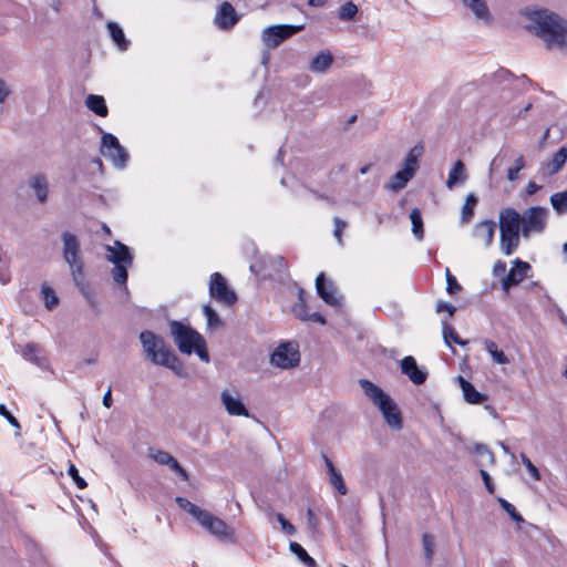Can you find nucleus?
Here are the masks:
<instances>
[{"mask_svg": "<svg viewBox=\"0 0 567 567\" xmlns=\"http://www.w3.org/2000/svg\"><path fill=\"white\" fill-rule=\"evenodd\" d=\"M72 279L75 284V286L79 288L80 292L85 297L87 300L90 307L94 310H96V301L91 292L89 284L85 281V272L84 270H81L80 276L78 277L76 272L71 274Z\"/></svg>", "mask_w": 567, "mask_h": 567, "instance_id": "nucleus-26", "label": "nucleus"}, {"mask_svg": "<svg viewBox=\"0 0 567 567\" xmlns=\"http://www.w3.org/2000/svg\"><path fill=\"white\" fill-rule=\"evenodd\" d=\"M410 219L412 223V233L421 240L424 237L423 220L419 208H413L410 213Z\"/></svg>", "mask_w": 567, "mask_h": 567, "instance_id": "nucleus-34", "label": "nucleus"}, {"mask_svg": "<svg viewBox=\"0 0 567 567\" xmlns=\"http://www.w3.org/2000/svg\"><path fill=\"white\" fill-rule=\"evenodd\" d=\"M357 13V4H354L352 1H348L339 9L338 18L342 21H351L354 20Z\"/></svg>", "mask_w": 567, "mask_h": 567, "instance_id": "nucleus-40", "label": "nucleus"}, {"mask_svg": "<svg viewBox=\"0 0 567 567\" xmlns=\"http://www.w3.org/2000/svg\"><path fill=\"white\" fill-rule=\"evenodd\" d=\"M474 450L481 456L486 455L491 461H494L493 453L484 444H475Z\"/></svg>", "mask_w": 567, "mask_h": 567, "instance_id": "nucleus-57", "label": "nucleus"}, {"mask_svg": "<svg viewBox=\"0 0 567 567\" xmlns=\"http://www.w3.org/2000/svg\"><path fill=\"white\" fill-rule=\"evenodd\" d=\"M333 221H334V233H333L334 237L338 240V243L340 245H342L343 244L342 234H343V230L347 227V221L342 220L339 217H334Z\"/></svg>", "mask_w": 567, "mask_h": 567, "instance_id": "nucleus-51", "label": "nucleus"}, {"mask_svg": "<svg viewBox=\"0 0 567 567\" xmlns=\"http://www.w3.org/2000/svg\"><path fill=\"white\" fill-rule=\"evenodd\" d=\"M31 187L33 188L39 202L44 203L48 198V193H49L47 177L42 174L35 175L31 179Z\"/></svg>", "mask_w": 567, "mask_h": 567, "instance_id": "nucleus-29", "label": "nucleus"}, {"mask_svg": "<svg viewBox=\"0 0 567 567\" xmlns=\"http://www.w3.org/2000/svg\"><path fill=\"white\" fill-rule=\"evenodd\" d=\"M411 169H404L396 172L386 184V188L393 192H399L404 188L410 179L413 178Z\"/></svg>", "mask_w": 567, "mask_h": 567, "instance_id": "nucleus-27", "label": "nucleus"}, {"mask_svg": "<svg viewBox=\"0 0 567 567\" xmlns=\"http://www.w3.org/2000/svg\"><path fill=\"white\" fill-rule=\"evenodd\" d=\"M107 251L111 252L107 256V260L113 262L114 265H127L131 266L133 262V257L128 247L121 241L116 240L114 243V247L106 246Z\"/></svg>", "mask_w": 567, "mask_h": 567, "instance_id": "nucleus-18", "label": "nucleus"}, {"mask_svg": "<svg viewBox=\"0 0 567 567\" xmlns=\"http://www.w3.org/2000/svg\"><path fill=\"white\" fill-rule=\"evenodd\" d=\"M61 239L63 243V259L69 265L71 274L76 272L79 277L81 270H84L80 241L74 234L69 231L62 233Z\"/></svg>", "mask_w": 567, "mask_h": 567, "instance_id": "nucleus-7", "label": "nucleus"}, {"mask_svg": "<svg viewBox=\"0 0 567 567\" xmlns=\"http://www.w3.org/2000/svg\"><path fill=\"white\" fill-rule=\"evenodd\" d=\"M86 107L99 116L107 115V106L105 100L101 95L90 94L85 100Z\"/></svg>", "mask_w": 567, "mask_h": 567, "instance_id": "nucleus-31", "label": "nucleus"}, {"mask_svg": "<svg viewBox=\"0 0 567 567\" xmlns=\"http://www.w3.org/2000/svg\"><path fill=\"white\" fill-rule=\"evenodd\" d=\"M540 185H537L536 183L534 182H529L526 186V193L528 195H534L536 192H538L540 189Z\"/></svg>", "mask_w": 567, "mask_h": 567, "instance_id": "nucleus-64", "label": "nucleus"}, {"mask_svg": "<svg viewBox=\"0 0 567 567\" xmlns=\"http://www.w3.org/2000/svg\"><path fill=\"white\" fill-rule=\"evenodd\" d=\"M316 289L319 297L329 306H337L340 303L339 298L336 296V287L332 281L327 280L323 272L319 274L316 278Z\"/></svg>", "mask_w": 567, "mask_h": 567, "instance_id": "nucleus-14", "label": "nucleus"}, {"mask_svg": "<svg viewBox=\"0 0 567 567\" xmlns=\"http://www.w3.org/2000/svg\"><path fill=\"white\" fill-rule=\"evenodd\" d=\"M525 167V158L523 155H519L515 162L514 166L509 167L507 171V179L509 182H515L518 179L519 172Z\"/></svg>", "mask_w": 567, "mask_h": 567, "instance_id": "nucleus-44", "label": "nucleus"}, {"mask_svg": "<svg viewBox=\"0 0 567 567\" xmlns=\"http://www.w3.org/2000/svg\"><path fill=\"white\" fill-rule=\"evenodd\" d=\"M106 27L112 40L116 43L117 48L121 51L127 50L128 41L124 35L123 29L116 22L113 21L107 22Z\"/></svg>", "mask_w": 567, "mask_h": 567, "instance_id": "nucleus-30", "label": "nucleus"}, {"mask_svg": "<svg viewBox=\"0 0 567 567\" xmlns=\"http://www.w3.org/2000/svg\"><path fill=\"white\" fill-rule=\"evenodd\" d=\"M480 473H481L482 480H483V482L485 484V487H486L487 492L489 494H494L495 486H494V483H493L492 477L489 476V474L486 471H484V470H481Z\"/></svg>", "mask_w": 567, "mask_h": 567, "instance_id": "nucleus-54", "label": "nucleus"}, {"mask_svg": "<svg viewBox=\"0 0 567 567\" xmlns=\"http://www.w3.org/2000/svg\"><path fill=\"white\" fill-rule=\"evenodd\" d=\"M272 365L281 369L295 368L300 362V352L296 342L279 344L270 357Z\"/></svg>", "mask_w": 567, "mask_h": 567, "instance_id": "nucleus-8", "label": "nucleus"}, {"mask_svg": "<svg viewBox=\"0 0 567 567\" xmlns=\"http://www.w3.org/2000/svg\"><path fill=\"white\" fill-rule=\"evenodd\" d=\"M198 524L207 529L212 535L220 539L230 538L233 536V530L228 525L223 519L214 516L207 511L199 518Z\"/></svg>", "mask_w": 567, "mask_h": 567, "instance_id": "nucleus-12", "label": "nucleus"}, {"mask_svg": "<svg viewBox=\"0 0 567 567\" xmlns=\"http://www.w3.org/2000/svg\"><path fill=\"white\" fill-rule=\"evenodd\" d=\"M307 321H313V322H319L320 324H326L324 317L322 315H320L319 312L309 313Z\"/></svg>", "mask_w": 567, "mask_h": 567, "instance_id": "nucleus-61", "label": "nucleus"}, {"mask_svg": "<svg viewBox=\"0 0 567 567\" xmlns=\"http://www.w3.org/2000/svg\"><path fill=\"white\" fill-rule=\"evenodd\" d=\"M462 2L474 13L477 20L487 24L492 23L493 17L485 0H462Z\"/></svg>", "mask_w": 567, "mask_h": 567, "instance_id": "nucleus-19", "label": "nucleus"}, {"mask_svg": "<svg viewBox=\"0 0 567 567\" xmlns=\"http://www.w3.org/2000/svg\"><path fill=\"white\" fill-rule=\"evenodd\" d=\"M101 153L104 157L110 158L116 167L126 166L128 154L113 134L104 133L102 135Z\"/></svg>", "mask_w": 567, "mask_h": 567, "instance_id": "nucleus-9", "label": "nucleus"}, {"mask_svg": "<svg viewBox=\"0 0 567 567\" xmlns=\"http://www.w3.org/2000/svg\"><path fill=\"white\" fill-rule=\"evenodd\" d=\"M401 371L416 385L423 384L427 378V372L419 369L415 359L411 355L402 359Z\"/></svg>", "mask_w": 567, "mask_h": 567, "instance_id": "nucleus-16", "label": "nucleus"}, {"mask_svg": "<svg viewBox=\"0 0 567 567\" xmlns=\"http://www.w3.org/2000/svg\"><path fill=\"white\" fill-rule=\"evenodd\" d=\"M359 384L364 394L379 408L386 424L394 430L402 429V414L392 398L369 380L360 379Z\"/></svg>", "mask_w": 567, "mask_h": 567, "instance_id": "nucleus-4", "label": "nucleus"}, {"mask_svg": "<svg viewBox=\"0 0 567 567\" xmlns=\"http://www.w3.org/2000/svg\"><path fill=\"white\" fill-rule=\"evenodd\" d=\"M303 29V25L277 24L268 27L262 32V41L268 48H277L286 39Z\"/></svg>", "mask_w": 567, "mask_h": 567, "instance_id": "nucleus-10", "label": "nucleus"}, {"mask_svg": "<svg viewBox=\"0 0 567 567\" xmlns=\"http://www.w3.org/2000/svg\"><path fill=\"white\" fill-rule=\"evenodd\" d=\"M307 519H308L309 526L312 529H316L318 527V523H319L318 518L311 508H308V511H307Z\"/></svg>", "mask_w": 567, "mask_h": 567, "instance_id": "nucleus-60", "label": "nucleus"}, {"mask_svg": "<svg viewBox=\"0 0 567 567\" xmlns=\"http://www.w3.org/2000/svg\"><path fill=\"white\" fill-rule=\"evenodd\" d=\"M567 162V148L560 147L554 155L550 162L543 164V172L547 176L557 174Z\"/></svg>", "mask_w": 567, "mask_h": 567, "instance_id": "nucleus-21", "label": "nucleus"}, {"mask_svg": "<svg viewBox=\"0 0 567 567\" xmlns=\"http://www.w3.org/2000/svg\"><path fill=\"white\" fill-rule=\"evenodd\" d=\"M513 264L514 267L502 279V288L505 291H508L511 287L520 284L527 277V271L530 269V265L528 262L518 258L514 260Z\"/></svg>", "mask_w": 567, "mask_h": 567, "instance_id": "nucleus-13", "label": "nucleus"}, {"mask_svg": "<svg viewBox=\"0 0 567 567\" xmlns=\"http://www.w3.org/2000/svg\"><path fill=\"white\" fill-rule=\"evenodd\" d=\"M171 471L176 473L183 481H188V474L185 468L181 466V463H167Z\"/></svg>", "mask_w": 567, "mask_h": 567, "instance_id": "nucleus-55", "label": "nucleus"}, {"mask_svg": "<svg viewBox=\"0 0 567 567\" xmlns=\"http://www.w3.org/2000/svg\"><path fill=\"white\" fill-rule=\"evenodd\" d=\"M102 403L107 409L112 406L113 400H112L111 388H109L107 391L105 392V394L103 395Z\"/></svg>", "mask_w": 567, "mask_h": 567, "instance_id": "nucleus-63", "label": "nucleus"}, {"mask_svg": "<svg viewBox=\"0 0 567 567\" xmlns=\"http://www.w3.org/2000/svg\"><path fill=\"white\" fill-rule=\"evenodd\" d=\"M221 402L230 415L249 416V412L238 394L233 395L227 390L221 392Z\"/></svg>", "mask_w": 567, "mask_h": 567, "instance_id": "nucleus-17", "label": "nucleus"}, {"mask_svg": "<svg viewBox=\"0 0 567 567\" xmlns=\"http://www.w3.org/2000/svg\"><path fill=\"white\" fill-rule=\"evenodd\" d=\"M203 311L207 319V328L208 329L215 330L223 326V321L219 318L218 313L209 305H204Z\"/></svg>", "mask_w": 567, "mask_h": 567, "instance_id": "nucleus-37", "label": "nucleus"}, {"mask_svg": "<svg viewBox=\"0 0 567 567\" xmlns=\"http://www.w3.org/2000/svg\"><path fill=\"white\" fill-rule=\"evenodd\" d=\"M525 466H526V471L527 473L535 480V481H538L539 480V471L538 468L535 466L534 463H524Z\"/></svg>", "mask_w": 567, "mask_h": 567, "instance_id": "nucleus-59", "label": "nucleus"}, {"mask_svg": "<svg viewBox=\"0 0 567 567\" xmlns=\"http://www.w3.org/2000/svg\"><path fill=\"white\" fill-rule=\"evenodd\" d=\"M0 415H2L13 427H21L18 420L8 411L4 404H0Z\"/></svg>", "mask_w": 567, "mask_h": 567, "instance_id": "nucleus-52", "label": "nucleus"}, {"mask_svg": "<svg viewBox=\"0 0 567 567\" xmlns=\"http://www.w3.org/2000/svg\"><path fill=\"white\" fill-rule=\"evenodd\" d=\"M502 508L512 517L513 520L520 524L524 523L523 516L516 511L515 506L504 498H499Z\"/></svg>", "mask_w": 567, "mask_h": 567, "instance_id": "nucleus-46", "label": "nucleus"}, {"mask_svg": "<svg viewBox=\"0 0 567 567\" xmlns=\"http://www.w3.org/2000/svg\"><path fill=\"white\" fill-rule=\"evenodd\" d=\"M443 338L447 344H450L451 341L458 346H465L467 343V341L461 339L455 329L446 322H443Z\"/></svg>", "mask_w": 567, "mask_h": 567, "instance_id": "nucleus-41", "label": "nucleus"}, {"mask_svg": "<svg viewBox=\"0 0 567 567\" xmlns=\"http://www.w3.org/2000/svg\"><path fill=\"white\" fill-rule=\"evenodd\" d=\"M289 549L307 567H319L317 561L307 553V550L299 543L291 542L289 544Z\"/></svg>", "mask_w": 567, "mask_h": 567, "instance_id": "nucleus-32", "label": "nucleus"}, {"mask_svg": "<svg viewBox=\"0 0 567 567\" xmlns=\"http://www.w3.org/2000/svg\"><path fill=\"white\" fill-rule=\"evenodd\" d=\"M446 290L450 295H455L462 290L461 285L449 269H446Z\"/></svg>", "mask_w": 567, "mask_h": 567, "instance_id": "nucleus-48", "label": "nucleus"}, {"mask_svg": "<svg viewBox=\"0 0 567 567\" xmlns=\"http://www.w3.org/2000/svg\"><path fill=\"white\" fill-rule=\"evenodd\" d=\"M333 63L330 51H320L310 62L309 70L313 73H324Z\"/></svg>", "mask_w": 567, "mask_h": 567, "instance_id": "nucleus-22", "label": "nucleus"}, {"mask_svg": "<svg viewBox=\"0 0 567 567\" xmlns=\"http://www.w3.org/2000/svg\"><path fill=\"white\" fill-rule=\"evenodd\" d=\"M484 344L487 352L492 355L494 362L498 364L509 363V360L506 357V354L502 350L497 349V346L493 340L486 339Z\"/></svg>", "mask_w": 567, "mask_h": 567, "instance_id": "nucleus-35", "label": "nucleus"}, {"mask_svg": "<svg viewBox=\"0 0 567 567\" xmlns=\"http://www.w3.org/2000/svg\"><path fill=\"white\" fill-rule=\"evenodd\" d=\"M44 299V303L48 310H52L59 303V298L55 291L48 286H43L41 290Z\"/></svg>", "mask_w": 567, "mask_h": 567, "instance_id": "nucleus-43", "label": "nucleus"}, {"mask_svg": "<svg viewBox=\"0 0 567 567\" xmlns=\"http://www.w3.org/2000/svg\"><path fill=\"white\" fill-rule=\"evenodd\" d=\"M127 265H114L112 269L113 280L120 285L125 284L127 280Z\"/></svg>", "mask_w": 567, "mask_h": 567, "instance_id": "nucleus-47", "label": "nucleus"}, {"mask_svg": "<svg viewBox=\"0 0 567 567\" xmlns=\"http://www.w3.org/2000/svg\"><path fill=\"white\" fill-rule=\"evenodd\" d=\"M10 94V91L4 81H0V103H2L7 96Z\"/></svg>", "mask_w": 567, "mask_h": 567, "instance_id": "nucleus-62", "label": "nucleus"}, {"mask_svg": "<svg viewBox=\"0 0 567 567\" xmlns=\"http://www.w3.org/2000/svg\"><path fill=\"white\" fill-rule=\"evenodd\" d=\"M423 145L421 143L416 144L406 155L403 163V168L411 169L412 174L414 175L419 168V158L423 155Z\"/></svg>", "mask_w": 567, "mask_h": 567, "instance_id": "nucleus-28", "label": "nucleus"}, {"mask_svg": "<svg viewBox=\"0 0 567 567\" xmlns=\"http://www.w3.org/2000/svg\"><path fill=\"white\" fill-rule=\"evenodd\" d=\"M326 466L330 484L339 492L340 495H346L348 493V488L344 484L341 471L334 466V463H326Z\"/></svg>", "mask_w": 567, "mask_h": 567, "instance_id": "nucleus-25", "label": "nucleus"}, {"mask_svg": "<svg viewBox=\"0 0 567 567\" xmlns=\"http://www.w3.org/2000/svg\"><path fill=\"white\" fill-rule=\"evenodd\" d=\"M148 457L153 461H176L171 454L164 451L155 450L153 447L148 449Z\"/></svg>", "mask_w": 567, "mask_h": 567, "instance_id": "nucleus-49", "label": "nucleus"}, {"mask_svg": "<svg viewBox=\"0 0 567 567\" xmlns=\"http://www.w3.org/2000/svg\"><path fill=\"white\" fill-rule=\"evenodd\" d=\"M457 382L463 391L466 402L471 404H480L487 400V395L478 392L474 385L465 380L462 375L457 377Z\"/></svg>", "mask_w": 567, "mask_h": 567, "instance_id": "nucleus-20", "label": "nucleus"}, {"mask_svg": "<svg viewBox=\"0 0 567 567\" xmlns=\"http://www.w3.org/2000/svg\"><path fill=\"white\" fill-rule=\"evenodd\" d=\"M140 341L146 358L152 363L165 367L178 377L187 375L181 359L161 336L151 330H144L140 333Z\"/></svg>", "mask_w": 567, "mask_h": 567, "instance_id": "nucleus-2", "label": "nucleus"}, {"mask_svg": "<svg viewBox=\"0 0 567 567\" xmlns=\"http://www.w3.org/2000/svg\"><path fill=\"white\" fill-rule=\"evenodd\" d=\"M505 271H506V264L502 260H497L493 267V275L495 277H499V276L504 275Z\"/></svg>", "mask_w": 567, "mask_h": 567, "instance_id": "nucleus-58", "label": "nucleus"}, {"mask_svg": "<svg viewBox=\"0 0 567 567\" xmlns=\"http://www.w3.org/2000/svg\"><path fill=\"white\" fill-rule=\"evenodd\" d=\"M68 473H69V475L72 477V480L74 481V483L76 484V486H78L79 488H81V489H82V488H85V487H86V485H87V484H86V482L84 481V478H83V477H81V476L79 475V471H78V468L74 466V464H73V463H70V466H69V468H68Z\"/></svg>", "mask_w": 567, "mask_h": 567, "instance_id": "nucleus-50", "label": "nucleus"}, {"mask_svg": "<svg viewBox=\"0 0 567 567\" xmlns=\"http://www.w3.org/2000/svg\"><path fill=\"white\" fill-rule=\"evenodd\" d=\"M477 204V197L474 194H468L462 206V223H468L474 215V207Z\"/></svg>", "mask_w": 567, "mask_h": 567, "instance_id": "nucleus-36", "label": "nucleus"}, {"mask_svg": "<svg viewBox=\"0 0 567 567\" xmlns=\"http://www.w3.org/2000/svg\"><path fill=\"white\" fill-rule=\"evenodd\" d=\"M436 311L437 312L447 311L449 316L452 317L455 313L456 308L453 305H451V303H447V302H444V301H440L436 305Z\"/></svg>", "mask_w": 567, "mask_h": 567, "instance_id": "nucleus-56", "label": "nucleus"}, {"mask_svg": "<svg viewBox=\"0 0 567 567\" xmlns=\"http://www.w3.org/2000/svg\"><path fill=\"white\" fill-rule=\"evenodd\" d=\"M550 204L558 214L567 212V190L550 196Z\"/></svg>", "mask_w": 567, "mask_h": 567, "instance_id": "nucleus-38", "label": "nucleus"}, {"mask_svg": "<svg viewBox=\"0 0 567 567\" xmlns=\"http://www.w3.org/2000/svg\"><path fill=\"white\" fill-rule=\"evenodd\" d=\"M501 249L512 255L519 245L522 234L520 214L515 208H505L499 213Z\"/></svg>", "mask_w": 567, "mask_h": 567, "instance_id": "nucleus-5", "label": "nucleus"}, {"mask_svg": "<svg viewBox=\"0 0 567 567\" xmlns=\"http://www.w3.org/2000/svg\"><path fill=\"white\" fill-rule=\"evenodd\" d=\"M466 178L467 173L465 165L461 159H457L449 174L446 187L452 189L454 186L464 183Z\"/></svg>", "mask_w": 567, "mask_h": 567, "instance_id": "nucleus-24", "label": "nucleus"}, {"mask_svg": "<svg viewBox=\"0 0 567 567\" xmlns=\"http://www.w3.org/2000/svg\"><path fill=\"white\" fill-rule=\"evenodd\" d=\"M209 293L212 298L227 306H233L237 301V295L228 287L226 279L219 272L210 276Z\"/></svg>", "mask_w": 567, "mask_h": 567, "instance_id": "nucleus-11", "label": "nucleus"}, {"mask_svg": "<svg viewBox=\"0 0 567 567\" xmlns=\"http://www.w3.org/2000/svg\"><path fill=\"white\" fill-rule=\"evenodd\" d=\"M168 327L174 343L183 354L196 353L203 362H209L206 340L197 330L177 320L168 321Z\"/></svg>", "mask_w": 567, "mask_h": 567, "instance_id": "nucleus-3", "label": "nucleus"}, {"mask_svg": "<svg viewBox=\"0 0 567 567\" xmlns=\"http://www.w3.org/2000/svg\"><path fill=\"white\" fill-rule=\"evenodd\" d=\"M292 312L301 321H307L309 313L307 311L305 291L302 289H300L298 292V302L292 308Z\"/></svg>", "mask_w": 567, "mask_h": 567, "instance_id": "nucleus-39", "label": "nucleus"}, {"mask_svg": "<svg viewBox=\"0 0 567 567\" xmlns=\"http://www.w3.org/2000/svg\"><path fill=\"white\" fill-rule=\"evenodd\" d=\"M23 357L39 367H44L42 358L39 357L38 346L28 343L23 350Z\"/></svg>", "mask_w": 567, "mask_h": 567, "instance_id": "nucleus-42", "label": "nucleus"}, {"mask_svg": "<svg viewBox=\"0 0 567 567\" xmlns=\"http://www.w3.org/2000/svg\"><path fill=\"white\" fill-rule=\"evenodd\" d=\"M422 543L424 548V558L430 563L434 554V539L430 534L424 533L422 536Z\"/></svg>", "mask_w": 567, "mask_h": 567, "instance_id": "nucleus-45", "label": "nucleus"}, {"mask_svg": "<svg viewBox=\"0 0 567 567\" xmlns=\"http://www.w3.org/2000/svg\"><path fill=\"white\" fill-rule=\"evenodd\" d=\"M175 502L179 506V508H182L183 511H185L188 514H190L197 522L199 520V518L206 512L205 509H202L200 507H198L197 505L193 504L192 502H189L185 497L177 496L175 498Z\"/></svg>", "mask_w": 567, "mask_h": 567, "instance_id": "nucleus-33", "label": "nucleus"}, {"mask_svg": "<svg viewBox=\"0 0 567 567\" xmlns=\"http://www.w3.org/2000/svg\"><path fill=\"white\" fill-rule=\"evenodd\" d=\"M277 519L286 534L293 535L296 533L295 526L290 522H288L282 514H277Z\"/></svg>", "mask_w": 567, "mask_h": 567, "instance_id": "nucleus-53", "label": "nucleus"}, {"mask_svg": "<svg viewBox=\"0 0 567 567\" xmlns=\"http://www.w3.org/2000/svg\"><path fill=\"white\" fill-rule=\"evenodd\" d=\"M548 209L542 206H532L520 215L522 236L529 238L532 234H540L547 225Z\"/></svg>", "mask_w": 567, "mask_h": 567, "instance_id": "nucleus-6", "label": "nucleus"}, {"mask_svg": "<svg viewBox=\"0 0 567 567\" xmlns=\"http://www.w3.org/2000/svg\"><path fill=\"white\" fill-rule=\"evenodd\" d=\"M536 35L544 40L548 50L557 49L567 54V20L548 9H540L529 14Z\"/></svg>", "mask_w": 567, "mask_h": 567, "instance_id": "nucleus-1", "label": "nucleus"}, {"mask_svg": "<svg viewBox=\"0 0 567 567\" xmlns=\"http://www.w3.org/2000/svg\"><path fill=\"white\" fill-rule=\"evenodd\" d=\"M495 228L496 224L493 220H483L476 224L474 235L482 239L485 246H489L494 238Z\"/></svg>", "mask_w": 567, "mask_h": 567, "instance_id": "nucleus-23", "label": "nucleus"}, {"mask_svg": "<svg viewBox=\"0 0 567 567\" xmlns=\"http://www.w3.org/2000/svg\"><path fill=\"white\" fill-rule=\"evenodd\" d=\"M215 21L220 29L228 30L239 21V16L230 2L224 1L218 8Z\"/></svg>", "mask_w": 567, "mask_h": 567, "instance_id": "nucleus-15", "label": "nucleus"}]
</instances>
